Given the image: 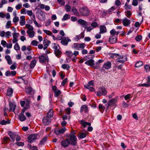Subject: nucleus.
<instances>
[{
	"mask_svg": "<svg viewBox=\"0 0 150 150\" xmlns=\"http://www.w3.org/2000/svg\"><path fill=\"white\" fill-rule=\"evenodd\" d=\"M80 12L81 15L83 16H87L90 14V10L87 7H83L80 8Z\"/></svg>",
	"mask_w": 150,
	"mask_h": 150,
	"instance_id": "f257e3e1",
	"label": "nucleus"
},
{
	"mask_svg": "<svg viewBox=\"0 0 150 150\" xmlns=\"http://www.w3.org/2000/svg\"><path fill=\"white\" fill-rule=\"evenodd\" d=\"M107 93L106 89L104 87H100L99 88L97 92L96 95L99 96H105L107 94Z\"/></svg>",
	"mask_w": 150,
	"mask_h": 150,
	"instance_id": "f03ea898",
	"label": "nucleus"
},
{
	"mask_svg": "<svg viewBox=\"0 0 150 150\" xmlns=\"http://www.w3.org/2000/svg\"><path fill=\"white\" fill-rule=\"evenodd\" d=\"M65 54L67 57L71 58L73 55L74 57H76L77 55H78L79 52L78 51L75 50L73 53L71 51H67L65 52Z\"/></svg>",
	"mask_w": 150,
	"mask_h": 150,
	"instance_id": "7ed1b4c3",
	"label": "nucleus"
},
{
	"mask_svg": "<svg viewBox=\"0 0 150 150\" xmlns=\"http://www.w3.org/2000/svg\"><path fill=\"white\" fill-rule=\"evenodd\" d=\"M67 138L69 139V140L70 141V144L72 145H75L77 144V138L75 135H71L69 136Z\"/></svg>",
	"mask_w": 150,
	"mask_h": 150,
	"instance_id": "20e7f679",
	"label": "nucleus"
},
{
	"mask_svg": "<svg viewBox=\"0 0 150 150\" xmlns=\"http://www.w3.org/2000/svg\"><path fill=\"white\" fill-rule=\"evenodd\" d=\"M66 130L65 127H60L55 128L54 132L56 135H59L64 134Z\"/></svg>",
	"mask_w": 150,
	"mask_h": 150,
	"instance_id": "39448f33",
	"label": "nucleus"
},
{
	"mask_svg": "<svg viewBox=\"0 0 150 150\" xmlns=\"http://www.w3.org/2000/svg\"><path fill=\"white\" fill-rule=\"evenodd\" d=\"M70 144V142L69 138H67L61 141V144L64 147L68 146Z\"/></svg>",
	"mask_w": 150,
	"mask_h": 150,
	"instance_id": "423d86ee",
	"label": "nucleus"
},
{
	"mask_svg": "<svg viewBox=\"0 0 150 150\" xmlns=\"http://www.w3.org/2000/svg\"><path fill=\"white\" fill-rule=\"evenodd\" d=\"M116 60L119 63H123L127 60V57L125 56H119Z\"/></svg>",
	"mask_w": 150,
	"mask_h": 150,
	"instance_id": "0eeeda50",
	"label": "nucleus"
},
{
	"mask_svg": "<svg viewBox=\"0 0 150 150\" xmlns=\"http://www.w3.org/2000/svg\"><path fill=\"white\" fill-rule=\"evenodd\" d=\"M42 122L44 125H47L50 124L51 120L50 117L46 116L43 119Z\"/></svg>",
	"mask_w": 150,
	"mask_h": 150,
	"instance_id": "6e6552de",
	"label": "nucleus"
},
{
	"mask_svg": "<svg viewBox=\"0 0 150 150\" xmlns=\"http://www.w3.org/2000/svg\"><path fill=\"white\" fill-rule=\"evenodd\" d=\"M39 62L41 63H44L46 62L48 60L47 56L45 55V56L41 55L39 57Z\"/></svg>",
	"mask_w": 150,
	"mask_h": 150,
	"instance_id": "1a4fd4ad",
	"label": "nucleus"
},
{
	"mask_svg": "<svg viewBox=\"0 0 150 150\" xmlns=\"http://www.w3.org/2000/svg\"><path fill=\"white\" fill-rule=\"evenodd\" d=\"M37 137V135L34 134L30 135L28 137V142L29 143H31L33 140L36 139Z\"/></svg>",
	"mask_w": 150,
	"mask_h": 150,
	"instance_id": "9d476101",
	"label": "nucleus"
},
{
	"mask_svg": "<svg viewBox=\"0 0 150 150\" xmlns=\"http://www.w3.org/2000/svg\"><path fill=\"white\" fill-rule=\"evenodd\" d=\"M122 22L123 25L127 27L130 25L131 21L129 20L125 17L122 20Z\"/></svg>",
	"mask_w": 150,
	"mask_h": 150,
	"instance_id": "9b49d317",
	"label": "nucleus"
},
{
	"mask_svg": "<svg viewBox=\"0 0 150 150\" xmlns=\"http://www.w3.org/2000/svg\"><path fill=\"white\" fill-rule=\"evenodd\" d=\"M71 41V40L68 38H65L62 39L61 41L62 44L64 45H67L68 43Z\"/></svg>",
	"mask_w": 150,
	"mask_h": 150,
	"instance_id": "f8f14e48",
	"label": "nucleus"
},
{
	"mask_svg": "<svg viewBox=\"0 0 150 150\" xmlns=\"http://www.w3.org/2000/svg\"><path fill=\"white\" fill-rule=\"evenodd\" d=\"M117 41V38L115 36L112 35L110 37L109 41L111 44L116 43Z\"/></svg>",
	"mask_w": 150,
	"mask_h": 150,
	"instance_id": "ddd939ff",
	"label": "nucleus"
},
{
	"mask_svg": "<svg viewBox=\"0 0 150 150\" xmlns=\"http://www.w3.org/2000/svg\"><path fill=\"white\" fill-rule=\"evenodd\" d=\"M117 100L116 99H113L110 100L108 103L107 108L110 106H113L116 103Z\"/></svg>",
	"mask_w": 150,
	"mask_h": 150,
	"instance_id": "4468645a",
	"label": "nucleus"
},
{
	"mask_svg": "<svg viewBox=\"0 0 150 150\" xmlns=\"http://www.w3.org/2000/svg\"><path fill=\"white\" fill-rule=\"evenodd\" d=\"M107 31V29L105 26L101 25L100 27V34H103L105 33Z\"/></svg>",
	"mask_w": 150,
	"mask_h": 150,
	"instance_id": "2eb2a0df",
	"label": "nucleus"
},
{
	"mask_svg": "<svg viewBox=\"0 0 150 150\" xmlns=\"http://www.w3.org/2000/svg\"><path fill=\"white\" fill-rule=\"evenodd\" d=\"M83 111L85 113L88 112V108L87 105H83L81 106L80 110V112H82Z\"/></svg>",
	"mask_w": 150,
	"mask_h": 150,
	"instance_id": "dca6fc26",
	"label": "nucleus"
},
{
	"mask_svg": "<svg viewBox=\"0 0 150 150\" xmlns=\"http://www.w3.org/2000/svg\"><path fill=\"white\" fill-rule=\"evenodd\" d=\"M103 67L106 69H108L111 67V63L109 61H108L104 64Z\"/></svg>",
	"mask_w": 150,
	"mask_h": 150,
	"instance_id": "f3484780",
	"label": "nucleus"
},
{
	"mask_svg": "<svg viewBox=\"0 0 150 150\" xmlns=\"http://www.w3.org/2000/svg\"><path fill=\"white\" fill-rule=\"evenodd\" d=\"M80 124L84 127H86L87 125L89 126L91 125V124L89 122H85L84 120H82L80 121Z\"/></svg>",
	"mask_w": 150,
	"mask_h": 150,
	"instance_id": "a211bd4d",
	"label": "nucleus"
},
{
	"mask_svg": "<svg viewBox=\"0 0 150 150\" xmlns=\"http://www.w3.org/2000/svg\"><path fill=\"white\" fill-rule=\"evenodd\" d=\"M94 60L92 59H90L85 62V64L87 65L93 66L94 65Z\"/></svg>",
	"mask_w": 150,
	"mask_h": 150,
	"instance_id": "6ab92c4d",
	"label": "nucleus"
},
{
	"mask_svg": "<svg viewBox=\"0 0 150 150\" xmlns=\"http://www.w3.org/2000/svg\"><path fill=\"white\" fill-rule=\"evenodd\" d=\"M19 119L21 121H23L25 120L26 118L23 113H21L19 116Z\"/></svg>",
	"mask_w": 150,
	"mask_h": 150,
	"instance_id": "aec40b11",
	"label": "nucleus"
},
{
	"mask_svg": "<svg viewBox=\"0 0 150 150\" xmlns=\"http://www.w3.org/2000/svg\"><path fill=\"white\" fill-rule=\"evenodd\" d=\"M5 58L7 60L8 63L9 64L11 65L12 64V62L11 59V57L9 55H6L5 56Z\"/></svg>",
	"mask_w": 150,
	"mask_h": 150,
	"instance_id": "412c9836",
	"label": "nucleus"
},
{
	"mask_svg": "<svg viewBox=\"0 0 150 150\" xmlns=\"http://www.w3.org/2000/svg\"><path fill=\"white\" fill-rule=\"evenodd\" d=\"M37 61L35 59L33 60L30 63V68L33 69L34 68L36 64Z\"/></svg>",
	"mask_w": 150,
	"mask_h": 150,
	"instance_id": "4be33fe9",
	"label": "nucleus"
},
{
	"mask_svg": "<svg viewBox=\"0 0 150 150\" xmlns=\"http://www.w3.org/2000/svg\"><path fill=\"white\" fill-rule=\"evenodd\" d=\"M27 33L28 34L29 37L30 38L33 37L35 35V33L33 30L31 31H27Z\"/></svg>",
	"mask_w": 150,
	"mask_h": 150,
	"instance_id": "5701e85b",
	"label": "nucleus"
},
{
	"mask_svg": "<svg viewBox=\"0 0 150 150\" xmlns=\"http://www.w3.org/2000/svg\"><path fill=\"white\" fill-rule=\"evenodd\" d=\"M118 31H116L115 29H113L110 31V33L111 35L114 36V35H118L119 33Z\"/></svg>",
	"mask_w": 150,
	"mask_h": 150,
	"instance_id": "b1692460",
	"label": "nucleus"
},
{
	"mask_svg": "<svg viewBox=\"0 0 150 150\" xmlns=\"http://www.w3.org/2000/svg\"><path fill=\"white\" fill-rule=\"evenodd\" d=\"M8 135L11 138L13 142H14L15 141V138L16 135L13 132H10L8 133Z\"/></svg>",
	"mask_w": 150,
	"mask_h": 150,
	"instance_id": "393cba45",
	"label": "nucleus"
},
{
	"mask_svg": "<svg viewBox=\"0 0 150 150\" xmlns=\"http://www.w3.org/2000/svg\"><path fill=\"white\" fill-rule=\"evenodd\" d=\"M13 93V89L12 88H8L7 90L6 95L8 96H11Z\"/></svg>",
	"mask_w": 150,
	"mask_h": 150,
	"instance_id": "a878e982",
	"label": "nucleus"
},
{
	"mask_svg": "<svg viewBox=\"0 0 150 150\" xmlns=\"http://www.w3.org/2000/svg\"><path fill=\"white\" fill-rule=\"evenodd\" d=\"M2 140L4 142L3 143V144H6L10 140V139L8 137H5L3 138Z\"/></svg>",
	"mask_w": 150,
	"mask_h": 150,
	"instance_id": "bb28decb",
	"label": "nucleus"
},
{
	"mask_svg": "<svg viewBox=\"0 0 150 150\" xmlns=\"http://www.w3.org/2000/svg\"><path fill=\"white\" fill-rule=\"evenodd\" d=\"M84 37V33L83 32H82L80 34L76 36V39L77 40H79L81 38H83Z\"/></svg>",
	"mask_w": 150,
	"mask_h": 150,
	"instance_id": "cd10ccee",
	"label": "nucleus"
},
{
	"mask_svg": "<svg viewBox=\"0 0 150 150\" xmlns=\"http://www.w3.org/2000/svg\"><path fill=\"white\" fill-rule=\"evenodd\" d=\"M26 28L28 29L27 31H33L34 30V28L33 26L29 24H26L25 25Z\"/></svg>",
	"mask_w": 150,
	"mask_h": 150,
	"instance_id": "c85d7f7f",
	"label": "nucleus"
},
{
	"mask_svg": "<svg viewBox=\"0 0 150 150\" xmlns=\"http://www.w3.org/2000/svg\"><path fill=\"white\" fill-rule=\"evenodd\" d=\"M10 123L9 120H8L6 121L4 120L0 122V124L2 125H6L7 124H9Z\"/></svg>",
	"mask_w": 150,
	"mask_h": 150,
	"instance_id": "c756f323",
	"label": "nucleus"
},
{
	"mask_svg": "<svg viewBox=\"0 0 150 150\" xmlns=\"http://www.w3.org/2000/svg\"><path fill=\"white\" fill-rule=\"evenodd\" d=\"M10 108L8 110L9 112L14 111L15 109V106L12 103L9 105Z\"/></svg>",
	"mask_w": 150,
	"mask_h": 150,
	"instance_id": "7c9ffc66",
	"label": "nucleus"
},
{
	"mask_svg": "<svg viewBox=\"0 0 150 150\" xmlns=\"http://www.w3.org/2000/svg\"><path fill=\"white\" fill-rule=\"evenodd\" d=\"M78 22L79 24L83 25H86L87 23L86 21L82 19L79 20L78 21Z\"/></svg>",
	"mask_w": 150,
	"mask_h": 150,
	"instance_id": "2f4dec72",
	"label": "nucleus"
},
{
	"mask_svg": "<svg viewBox=\"0 0 150 150\" xmlns=\"http://www.w3.org/2000/svg\"><path fill=\"white\" fill-rule=\"evenodd\" d=\"M53 110H50L47 113V117L51 118L53 116Z\"/></svg>",
	"mask_w": 150,
	"mask_h": 150,
	"instance_id": "473e14b6",
	"label": "nucleus"
},
{
	"mask_svg": "<svg viewBox=\"0 0 150 150\" xmlns=\"http://www.w3.org/2000/svg\"><path fill=\"white\" fill-rule=\"evenodd\" d=\"M70 17V16L68 14H65L62 19V20L63 21L67 20L69 19Z\"/></svg>",
	"mask_w": 150,
	"mask_h": 150,
	"instance_id": "72a5a7b5",
	"label": "nucleus"
},
{
	"mask_svg": "<svg viewBox=\"0 0 150 150\" xmlns=\"http://www.w3.org/2000/svg\"><path fill=\"white\" fill-rule=\"evenodd\" d=\"M98 108L100 111L103 113L105 109V107L102 104H99L98 106Z\"/></svg>",
	"mask_w": 150,
	"mask_h": 150,
	"instance_id": "f704fd0d",
	"label": "nucleus"
},
{
	"mask_svg": "<svg viewBox=\"0 0 150 150\" xmlns=\"http://www.w3.org/2000/svg\"><path fill=\"white\" fill-rule=\"evenodd\" d=\"M84 86L85 88L88 89L91 91H95V88L92 87H91V86L84 85Z\"/></svg>",
	"mask_w": 150,
	"mask_h": 150,
	"instance_id": "c9c22d12",
	"label": "nucleus"
},
{
	"mask_svg": "<svg viewBox=\"0 0 150 150\" xmlns=\"http://www.w3.org/2000/svg\"><path fill=\"white\" fill-rule=\"evenodd\" d=\"M79 43H74L73 44L72 48L74 49H76L77 50H79Z\"/></svg>",
	"mask_w": 150,
	"mask_h": 150,
	"instance_id": "e433bc0d",
	"label": "nucleus"
},
{
	"mask_svg": "<svg viewBox=\"0 0 150 150\" xmlns=\"http://www.w3.org/2000/svg\"><path fill=\"white\" fill-rule=\"evenodd\" d=\"M44 46H48L50 43V41L47 40L45 39L43 41Z\"/></svg>",
	"mask_w": 150,
	"mask_h": 150,
	"instance_id": "4c0bfd02",
	"label": "nucleus"
},
{
	"mask_svg": "<svg viewBox=\"0 0 150 150\" xmlns=\"http://www.w3.org/2000/svg\"><path fill=\"white\" fill-rule=\"evenodd\" d=\"M125 13L126 17L128 18H130L132 15V13L130 11H127L125 12Z\"/></svg>",
	"mask_w": 150,
	"mask_h": 150,
	"instance_id": "58836bf2",
	"label": "nucleus"
},
{
	"mask_svg": "<svg viewBox=\"0 0 150 150\" xmlns=\"http://www.w3.org/2000/svg\"><path fill=\"white\" fill-rule=\"evenodd\" d=\"M54 92V96L56 97H58L61 93V92L60 91L58 90L56 91H55Z\"/></svg>",
	"mask_w": 150,
	"mask_h": 150,
	"instance_id": "ea45409f",
	"label": "nucleus"
},
{
	"mask_svg": "<svg viewBox=\"0 0 150 150\" xmlns=\"http://www.w3.org/2000/svg\"><path fill=\"white\" fill-rule=\"evenodd\" d=\"M33 18H34V19L33 20L35 26L38 27H41L42 26V25L40 24H38L37 22L36 21L35 19V16L34 15H33Z\"/></svg>",
	"mask_w": 150,
	"mask_h": 150,
	"instance_id": "a19ab883",
	"label": "nucleus"
},
{
	"mask_svg": "<svg viewBox=\"0 0 150 150\" xmlns=\"http://www.w3.org/2000/svg\"><path fill=\"white\" fill-rule=\"evenodd\" d=\"M32 91V89L30 87H28L25 88V91L26 93L30 94L31 93Z\"/></svg>",
	"mask_w": 150,
	"mask_h": 150,
	"instance_id": "79ce46f5",
	"label": "nucleus"
},
{
	"mask_svg": "<svg viewBox=\"0 0 150 150\" xmlns=\"http://www.w3.org/2000/svg\"><path fill=\"white\" fill-rule=\"evenodd\" d=\"M70 67L68 64H64L62 65V68L64 69H66L67 70H68Z\"/></svg>",
	"mask_w": 150,
	"mask_h": 150,
	"instance_id": "37998d69",
	"label": "nucleus"
},
{
	"mask_svg": "<svg viewBox=\"0 0 150 150\" xmlns=\"http://www.w3.org/2000/svg\"><path fill=\"white\" fill-rule=\"evenodd\" d=\"M71 11H72L74 14L77 15L79 14L78 12L77 9L75 7H73L71 9Z\"/></svg>",
	"mask_w": 150,
	"mask_h": 150,
	"instance_id": "c03bdc74",
	"label": "nucleus"
},
{
	"mask_svg": "<svg viewBox=\"0 0 150 150\" xmlns=\"http://www.w3.org/2000/svg\"><path fill=\"white\" fill-rule=\"evenodd\" d=\"M56 56L58 57H60V56L62 53V52L60 50H59L57 51H56V52L54 53Z\"/></svg>",
	"mask_w": 150,
	"mask_h": 150,
	"instance_id": "a18cd8bd",
	"label": "nucleus"
},
{
	"mask_svg": "<svg viewBox=\"0 0 150 150\" xmlns=\"http://www.w3.org/2000/svg\"><path fill=\"white\" fill-rule=\"evenodd\" d=\"M14 49L16 51L19 50H20V47L18 43H16L14 45Z\"/></svg>",
	"mask_w": 150,
	"mask_h": 150,
	"instance_id": "49530a36",
	"label": "nucleus"
},
{
	"mask_svg": "<svg viewBox=\"0 0 150 150\" xmlns=\"http://www.w3.org/2000/svg\"><path fill=\"white\" fill-rule=\"evenodd\" d=\"M47 137H44L42 140L40 141V144L41 145L43 144L47 141Z\"/></svg>",
	"mask_w": 150,
	"mask_h": 150,
	"instance_id": "de8ad7c7",
	"label": "nucleus"
},
{
	"mask_svg": "<svg viewBox=\"0 0 150 150\" xmlns=\"http://www.w3.org/2000/svg\"><path fill=\"white\" fill-rule=\"evenodd\" d=\"M19 35V34L18 33H13V38L14 39H18Z\"/></svg>",
	"mask_w": 150,
	"mask_h": 150,
	"instance_id": "09e8293b",
	"label": "nucleus"
},
{
	"mask_svg": "<svg viewBox=\"0 0 150 150\" xmlns=\"http://www.w3.org/2000/svg\"><path fill=\"white\" fill-rule=\"evenodd\" d=\"M43 31L47 35H52V32L50 30H43Z\"/></svg>",
	"mask_w": 150,
	"mask_h": 150,
	"instance_id": "8fccbe9b",
	"label": "nucleus"
},
{
	"mask_svg": "<svg viewBox=\"0 0 150 150\" xmlns=\"http://www.w3.org/2000/svg\"><path fill=\"white\" fill-rule=\"evenodd\" d=\"M71 6L69 5H66L65 6V10L67 12H69L70 11L71 9Z\"/></svg>",
	"mask_w": 150,
	"mask_h": 150,
	"instance_id": "3c124183",
	"label": "nucleus"
},
{
	"mask_svg": "<svg viewBox=\"0 0 150 150\" xmlns=\"http://www.w3.org/2000/svg\"><path fill=\"white\" fill-rule=\"evenodd\" d=\"M38 43L37 41L34 40L32 41L31 44L33 46H37L38 45Z\"/></svg>",
	"mask_w": 150,
	"mask_h": 150,
	"instance_id": "603ef678",
	"label": "nucleus"
},
{
	"mask_svg": "<svg viewBox=\"0 0 150 150\" xmlns=\"http://www.w3.org/2000/svg\"><path fill=\"white\" fill-rule=\"evenodd\" d=\"M86 46V45L84 43H79V49H83Z\"/></svg>",
	"mask_w": 150,
	"mask_h": 150,
	"instance_id": "864d4df0",
	"label": "nucleus"
},
{
	"mask_svg": "<svg viewBox=\"0 0 150 150\" xmlns=\"http://www.w3.org/2000/svg\"><path fill=\"white\" fill-rule=\"evenodd\" d=\"M11 21H8L6 24V28H8L11 27Z\"/></svg>",
	"mask_w": 150,
	"mask_h": 150,
	"instance_id": "5fc2aeb1",
	"label": "nucleus"
},
{
	"mask_svg": "<svg viewBox=\"0 0 150 150\" xmlns=\"http://www.w3.org/2000/svg\"><path fill=\"white\" fill-rule=\"evenodd\" d=\"M5 37L6 38H8L11 35V32L9 31H8L5 33Z\"/></svg>",
	"mask_w": 150,
	"mask_h": 150,
	"instance_id": "6e6d98bb",
	"label": "nucleus"
},
{
	"mask_svg": "<svg viewBox=\"0 0 150 150\" xmlns=\"http://www.w3.org/2000/svg\"><path fill=\"white\" fill-rule=\"evenodd\" d=\"M15 144L18 146H23L24 145V142H17Z\"/></svg>",
	"mask_w": 150,
	"mask_h": 150,
	"instance_id": "4d7b16f0",
	"label": "nucleus"
},
{
	"mask_svg": "<svg viewBox=\"0 0 150 150\" xmlns=\"http://www.w3.org/2000/svg\"><path fill=\"white\" fill-rule=\"evenodd\" d=\"M29 148L30 150H38V148L36 146H32L31 145H29Z\"/></svg>",
	"mask_w": 150,
	"mask_h": 150,
	"instance_id": "13d9d810",
	"label": "nucleus"
},
{
	"mask_svg": "<svg viewBox=\"0 0 150 150\" xmlns=\"http://www.w3.org/2000/svg\"><path fill=\"white\" fill-rule=\"evenodd\" d=\"M86 133H81L80 135V136L79 137L80 139H82L86 137Z\"/></svg>",
	"mask_w": 150,
	"mask_h": 150,
	"instance_id": "bf43d9fd",
	"label": "nucleus"
},
{
	"mask_svg": "<svg viewBox=\"0 0 150 150\" xmlns=\"http://www.w3.org/2000/svg\"><path fill=\"white\" fill-rule=\"evenodd\" d=\"M131 97H132L131 96V95L130 94H128L127 95H125L124 97L125 99L127 100L129 99Z\"/></svg>",
	"mask_w": 150,
	"mask_h": 150,
	"instance_id": "052dcab7",
	"label": "nucleus"
},
{
	"mask_svg": "<svg viewBox=\"0 0 150 150\" xmlns=\"http://www.w3.org/2000/svg\"><path fill=\"white\" fill-rule=\"evenodd\" d=\"M59 3L62 5H64L65 4V1L64 0H57Z\"/></svg>",
	"mask_w": 150,
	"mask_h": 150,
	"instance_id": "680f3d73",
	"label": "nucleus"
},
{
	"mask_svg": "<svg viewBox=\"0 0 150 150\" xmlns=\"http://www.w3.org/2000/svg\"><path fill=\"white\" fill-rule=\"evenodd\" d=\"M144 69L146 71H149L150 69V66L148 65H146L144 66Z\"/></svg>",
	"mask_w": 150,
	"mask_h": 150,
	"instance_id": "e2e57ef3",
	"label": "nucleus"
},
{
	"mask_svg": "<svg viewBox=\"0 0 150 150\" xmlns=\"http://www.w3.org/2000/svg\"><path fill=\"white\" fill-rule=\"evenodd\" d=\"M1 44L4 47H6V45H7V43L5 40H2L1 41Z\"/></svg>",
	"mask_w": 150,
	"mask_h": 150,
	"instance_id": "0e129e2a",
	"label": "nucleus"
},
{
	"mask_svg": "<svg viewBox=\"0 0 150 150\" xmlns=\"http://www.w3.org/2000/svg\"><path fill=\"white\" fill-rule=\"evenodd\" d=\"M91 25L92 27L94 28H95L98 26V24L97 22H94L92 23L91 24Z\"/></svg>",
	"mask_w": 150,
	"mask_h": 150,
	"instance_id": "69168bd1",
	"label": "nucleus"
},
{
	"mask_svg": "<svg viewBox=\"0 0 150 150\" xmlns=\"http://www.w3.org/2000/svg\"><path fill=\"white\" fill-rule=\"evenodd\" d=\"M30 102H29L27 100L26 102L25 105L24 106V107L27 108H29L30 107Z\"/></svg>",
	"mask_w": 150,
	"mask_h": 150,
	"instance_id": "338daca9",
	"label": "nucleus"
},
{
	"mask_svg": "<svg viewBox=\"0 0 150 150\" xmlns=\"http://www.w3.org/2000/svg\"><path fill=\"white\" fill-rule=\"evenodd\" d=\"M19 18L17 16H15L13 19V21L14 23L17 22L19 21Z\"/></svg>",
	"mask_w": 150,
	"mask_h": 150,
	"instance_id": "774afa93",
	"label": "nucleus"
}]
</instances>
